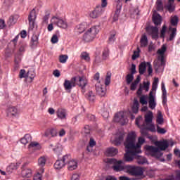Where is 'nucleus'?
Listing matches in <instances>:
<instances>
[{
    "label": "nucleus",
    "mask_w": 180,
    "mask_h": 180,
    "mask_svg": "<svg viewBox=\"0 0 180 180\" xmlns=\"http://www.w3.org/2000/svg\"><path fill=\"white\" fill-rule=\"evenodd\" d=\"M136 132H130L128 134L127 139L124 143L126 148V153L124 155V160L127 162H131L136 154L141 153V144H144V138L139 137V142L136 144Z\"/></svg>",
    "instance_id": "f257e3e1"
},
{
    "label": "nucleus",
    "mask_w": 180,
    "mask_h": 180,
    "mask_svg": "<svg viewBox=\"0 0 180 180\" xmlns=\"http://www.w3.org/2000/svg\"><path fill=\"white\" fill-rule=\"evenodd\" d=\"M108 163L112 164V168L115 172H120V171L127 172V165H123V160H117L115 158H112L108 160Z\"/></svg>",
    "instance_id": "f03ea898"
},
{
    "label": "nucleus",
    "mask_w": 180,
    "mask_h": 180,
    "mask_svg": "<svg viewBox=\"0 0 180 180\" xmlns=\"http://www.w3.org/2000/svg\"><path fill=\"white\" fill-rule=\"evenodd\" d=\"M99 33V26L91 27L83 36L84 41H92L96 37V34Z\"/></svg>",
    "instance_id": "7ed1b4c3"
},
{
    "label": "nucleus",
    "mask_w": 180,
    "mask_h": 180,
    "mask_svg": "<svg viewBox=\"0 0 180 180\" xmlns=\"http://www.w3.org/2000/svg\"><path fill=\"white\" fill-rule=\"evenodd\" d=\"M127 174L131 175L132 176H140L138 179H143V174H144V170L139 166H131L127 165Z\"/></svg>",
    "instance_id": "20e7f679"
},
{
    "label": "nucleus",
    "mask_w": 180,
    "mask_h": 180,
    "mask_svg": "<svg viewBox=\"0 0 180 180\" xmlns=\"http://www.w3.org/2000/svg\"><path fill=\"white\" fill-rule=\"evenodd\" d=\"M157 85H158V78L155 77L154 81L152 84V91L149 93V108L150 109H155V98L153 96V91L155 92L157 91Z\"/></svg>",
    "instance_id": "39448f33"
},
{
    "label": "nucleus",
    "mask_w": 180,
    "mask_h": 180,
    "mask_svg": "<svg viewBox=\"0 0 180 180\" xmlns=\"http://www.w3.org/2000/svg\"><path fill=\"white\" fill-rule=\"evenodd\" d=\"M146 149L147 155H151V157H154L155 158H160V157H162V152L155 146H147Z\"/></svg>",
    "instance_id": "423d86ee"
},
{
    "label": "nucleus",
    "mask_w": 180,
    "mask_h": 180,
    "mask_svg": "<svg viewBox=\"0 0 180 180\" xmlns=\"http://www.w3.org/2000/svg\"><path fill=\"white\" fill-rule=\"evenodd\" d=\"M148 129L150 131H154L155 130V127L153 124V112L150 111L148 114L145 115V123L143 124V127Z\"/></svg>",
    "instance_id": "0eeeda50"
},
{
    "label": "nucleus",
    "mask_w": 180,
    "mask_h": 180,
    "mask_svg": "<svg viewBox=\"0 0 180 180\" xmlns=\"http://www.w3.org/2000/svg\"><path fill=\"white\" fill-rule=\"evenodd\" d=\"M63 85L65 91L71 92V89L77 86V77H72L70 80H65Z\"/></svg>",
    "instance_id": "6e6552de"
},
{
    "label": "nucleus",
    "mask_w": 180,
    "mask_h": 180,
    "mask_svg": "<svg viewBox=\"0 0 180 180\" xmlns=\"http://www.w3.org/2000/svg\"><path fill=\"white\" fill-rule=\"evenodd\" d=\"M70 161V155H65L63 157V159L60 160H57L54 164V167L56 169H61V168H64L65 164Z\"/></svg>",
    "instance_id": "1a4fd4ad"
},
{
    "label": "nucleus",
    "mask_w": 180,
    "mask_h": 180,
    "mask_svg": "<svg viewBox=\"0 0 180 180\" xmlns=\"http://www.w3.org/2000/svg\"><path fill=\"white\" fill-rule=\"evenodd\" d=\"M141 117H138L136 119L135 123L136 126H138V127L141 129L140 132L141 136H143V137H147V136H148V130L150 129H147V125H145V127H143V125L140 126V122H141Z\"/></svg>",
    "instance_id": "9d476101"
},
{
    "label": "nucleus",
    "mask_w": 180,
    "mask_h": 180,
    "mask_svg": "<svg viewBox=\"0 0 180 180\" xmlns=\"http://www.w3.org/2000/svg\"><path fill=\"white\" fill-rule=\"evenodd\" d=\"M36 18H37V15H36V10L33 9L30 13V15L28 16L30 29L31 30H33V29H34V25L36 24Z\"/></svg>",
    "instance_id": "9b49d317"
},
{
    "label": "nucleus",
    "mask_w": 180,
    "mask_h": 180,
    "mask_svg": "<svg viewBox=\"0 0 180 180\" xmlns=\"http://www.w3.org/2000/svg\"><path fill=\"white\" fill-rule=\"evenodd\" d=\"M78 81L76 80V85H78L82 89V92L85 93V86L88 85V80L84 77H76Z\"/></svg>",
    "instance_id": "f8f14e48"
},
{
    "label": "nucleus",
    "mask_w": 180,
    "mask_h": 180,
    "mask_svg": "<svg viewBox=\"0 0 180 180\" xmlns=\"http://www.w3.org/2000/svg\"><path fill=\"white\" fill-rule=\"evenodd\" d=\"M155 146L159 148L160 151H165V150L169 147V142L167 140L158 141L155 142Z\"/></svg>",
    "instance_id": "ddd939ff"
},
{
    "label": "nucleus",
    "mask_w": 180,
    "mask_h": 180,
    "mask_svg": "<svg viewBox=\"0 0 180 180\" xmlns=\"http://www.w3.org/2000/svg\"><path fill=\"white\" fill-rule=\"evenodd\" d=\"M114 120L117 123H120L122 126H123L124 124H126V118L124 117V112H117L115 116Z\"/></svg>",
    "instance_id": "4468645a"
},
{
    "label": "nucleus",
    "mask_w": 180,
    "mask_h": 180,
    "mask_svg": "<svg viewBox=\"0 0 180 180\" xmlns=\"http://www.w3.org/2000/svg\"><path fill=\"white\" fill-rule=\"evenodd\" d=\"M53 19L54 20V25H56L57 26H58V27H61L62 29H67V27H68L67 22L64 21L63 20L56 17H53Z\"/></svg>",
    "instance_id": "2eb2a0df"
},
{
    "label": "nucleus",
    "mask_w": 180,
    "mask_h": 180,
    "mask_svg": "<svg viewBox=\"0 0 180 180\" xmlns=\"http://www.w3.org/2000/svg\"><path fill=\"white\" fill-rule=\"evenodd\" d=\"M153 65L156 70H158L160 67H164L165 65V59L163 56H158V59L155 60Z\"/></svg>",
    "instance_id": "dca6fc26"
},
{
    "label": "nucleus",
    "mask_w": 180,
    "mask_h": 180,
    "mask_svg": "<svg viewBox=\"0 0 180 180\" xmlns=\"http://www.w3.org/2000/svg\"><path fill=\"white\" fill-rule=\"evenodd\" d=\"M96 91L100 96H105L106 95V86L98 83L96 84Z\"/></svg>",
    "instance_id": "f3484780"
},
{
    "label": "nucleus",
    "mask_w": 180,
    "mask_h": 180,
    "mask_svg": "<svg viewBox=\"0 0 180 180\" xmlns=\"http://www.w3.org/2000/svg\"><path fill=\"white\" fill-rule=\"evenodd\" d=\"M146 32L152 35L153 39L158 38V28L157 27H148Z\"/></svg>",
    "instance_id": "a211bd4d"
},
{
    "label": "nucleus",
    "mask_w": 180,
    "mask_h": 180,
    "mask_svg": "<svg viewBox=\"0 0 180 180\" xmlns=\"http://www.w3.org/2000/svg\"><path fill=\"white\" fill-rule=\"evenodd\" d=\"M102 15V7L97 6L96 8L90 13V18L92 19H96L98 16Z\"/></svg>",
    "instance_id": "6ab92c4d"
},
{
    "label": "nucleus",
    "mask_w": 180,
    "mask_h": 180,
    "mask_svg": "<svg viewBox=\"0 0 180 180\" xmlns=\"http://www.w3.org/2000/svg\"><path fill=\"white\" fill-rule=\"evenodd\" d=\"M66 164L68 165V171H74V169H77L78 167V163L77 161L71 159V156H70V159Z\"/></svg>",
    "instance_id": "aec40b11"
},
{
    "label": "nucleus",
    "mask_w": 180,
    "mask_h": 180,
    "mask_svg": "<svg viewBox=\"0 0 180 180\" xmlns=\"http://www.w3.org/2000/svg\"><path fill=\"white\" fill-rule=\"evenodd\" d=\"M46 162H47V156H41L38 159V165L39 166V168H41V174H43V172H44V169L43 167L46 165Z\"/></svg>",
    "instance_id": "412c9836"
},
{
    "label": "nucleus",
    "mask_w": 180,
    "mask_h": 180,
    "mask_svg": "<svg viewBox=\"0 0 180 180\" xmlns=\"http://www.w3.org/2000/svg\"><path fill=\"white\" fill-rule=\"evenodd\" d=\"M117 153H119L117 148L111 147L106 149L105 155H107V157H115V155H116Z\"/></svg>",
    "instance_id": "4be33fe9"
},
{
    "label": "nucleus",
    "mask_w": 180,
    "mask_h": 180,
    "mask_svg": "<svg viewBox=\"0 0 180 180\" xmlns=\"http://www.w3.org/2000/svg\"><path fill=\"white\" fill-rule=\"evenodd\" d=\"M121 10H122V4H120V2H119L118 4L117 5V8L114 14V16L112 18L113 22H116L117 20H119V15H120Z\"/></svg>",
    "instance_id": "5701e85b"
},
{
    "label": "nucleus",
    "mask_w": 180,
    "mask_h": 180,
    "mask_svg": "<svg viewBox=\"0 0 180 180\" xmlns=\"http://www.w3.org/2000/svg\"><path fill=\"white\" fill-rule=\"evenodd\" d=\"M123 140H124V134H118L117 136L115 138L114 141L115 146H120L122 143H123Z\"/></svg>",
    "instance_id": "b1692460"
},
{
    "label": "nucleus",
    "mask_w": 180,
    "mask_h": 180,
    "mask_svg": "<svg viewBox=\"0 0 180 180\" xmlns=\"http://www.w3.org/2000/svg\"><path fill=\"white\" fill-rule=\"evenodd\" d=\"M22 178H30L32 176V169L29 168L22 169L21 171Z\"/></svg>",
    "instance_id": "393cba45"
},
{
    "label": "nucleus",
    "mask_w": 180,
    "mask_h": 180,
    "mask_svg": "<svg viewBox=\"0 0 180 180\" xmlns=\"http://www.w3.org/2000/svg\"><path fill=\"white\" fill-rule=\"evenodd\" d=\"M169 41H172L174 39H175V36H176V28H172V27H169Z\"/></svg>",
    "instance_id": "a878e982"
},
{
    "label": "nucleus",
    "mask_w": 180,
    "mask_h": 180,
    "mask_svg": "<svg viewBox=\"0 0 180 180\" xmlns=\"http://www.w3.org/2000/svg\"><path fill=\"white\" fill-rule=\"evenodd\" d=\"M174 3L175 0H168L166 8L169 11V12H174L175 9V6L174 5Z\"/></svg>",
    "instance_id": "bb28decb"
},
{
    "label": "nucleus",
    "mask_w": 180,
    "mask_h": 180,
    "mask_svg": "<svg viewBox=\"0 0 180 180\" xmlns=\"http://www.w3.org/2000/svg\"><path fill=\"white\" fill-rule=\"evenodd\" d=\"M140 13V11L139 8H131L130 15L134 19H137L139 18V15Z\"/></svg>",
    "instance_id": "cd10ccee"
},
{
    "label": "nucleus",
    "mask_w": 180,
    "mask_h": 180,
    "mask_svg": "<svg viewBox=\"0 0 180 180\" xmlns=\"http://www.w3.org/2000/svg\"><path fill=\"white\" fill-rule=\"evenodd\" d=\"M95 146H96V142L95 141V140H94V139L91 138L89 143V146L86 147V150L89 153H92L93 151L92 148L95 147Z\"/></svg>",
    "instance_id": "c85d7f7f"
},
{
    "label": "nucleus",
    "mask_w": 180,
    "mask_h": 180,
    "mask_svg": "<svg viewBox=\"0 0 180 180\" xmlns=\"http://www.w3.org/2000/svg\"><path fill=\"white\" fill-rule=\"evenodd\" d=\"M153 20L156 26L161 25V15H160V14H153Z\"/></svg>",
    "instance_id": "c756f323"
},
{
    "label": "nucleus",
    "mask_w": 180,
    "mask_h": 180,
    "mask_svg": "<svg viewBox=\"0 0 180 180\" xmlns=\"http://www.w3.org/2000/svg\"><path fill=\"white\" fill-rule=\"evenodd\" d=\"M146 70H147V63L142 62L139 65V74L140 75H143L144 72H146Z\"/></svg>",
    "instance_id": "7c9ffc66"
},
{
    "label": "nucleus",
    "mask_w": 180,
    "mask_h": 180,
    "mask_svg": "<svg viewBox=\"0 0 180 180\" xmlns=\"http://www.w3.org/2000/svg\"><path fill=\"white\" fill-rule=\"evenodd\" d=\"M134 158H136L137 160V163L139 165L146 164V162H147V159H146L143 156L137 155V154L135 155L134 160Z\"/></svg>",
    "instance_id": "2f4dec72"
},
{
    "label": "nucleus",
    "mask_w": 180,
    "mask_h": 180,
    "mask_svg": "<svg viewBox=\"0 0 180 180\" xmlns=\"http://www.w3.org/2000/svg\"><path fill=\"white\" fill-rule=\"evenodd\" d=\"M141 47H147L148 44V39H147V35H143L140 40Z\"/></svg>",
    "instance_id": "473e14b6"
},
{
    "label": "nucleus",
    "mask_w": 180,
    "mask_h": 180,
    "mask_svg": "<svg viewBox=\"0 0 180 180\" xmlns=\"http://www.w3.org/2000/svg\"><path fill=\"white\" fill-rule=\"evenodd\" d=\"M57 116L59 117V119H65V110L63 108L58 109L57 112Z\"/></svg>",
    "instance_id": "72a5a7b5"
},
{
    "label": "nucleus",
    "mask_w": 180,
    "mask_h": 180,
    "mask_svg": "<svg viewBox=\"0 0 180 180\" xmlns=\"http://www.w3.org/2000/svg\"><path fill=\"white\" fill-rule=\"evenodd\" d=\"M139 101H137V99L135 98L134 100V104L132 105V111L134 113H137V112H139Z\"/></svg>",
    "instance_id": "f704fd0d"
},
{
    "label": "nucleus",
    "mask_w": 180,
    "mask_h": 180,
    "mask_svg": "<svg viewBox=\"0 0 180 180\" xmlns=\"http://www.w3.org/2000/svg\"><path fill=\"white\" fill-rule=\"evenodd\" d=\"M156 122L158 124H164V117L161 111H158Z\"/></svg>",
    "instance_id": "c9c22d12"
},
{
    "label": "nucleus",
    "mask_w": 180,
    "mask_h": 180,
    "mask_svg": "<svg viewBox=\"0 0 180 180\" xmlns=\"http://www.w3.org/2000/svg\"><path fill=\"white\" fill-rule=\"evenodd\" d=\"M179 21V19L178 18V16L174 15L172 16L170 19V23L172 26H178V22Z\"/></svg>",
    "instance_id": "e433bc0d"
},
{
    "label": "nucleus",
    "mask_w": 180,
    "mask_h": 180,
    "mask_svg": "<svg viewBox=\"0 0 180 180\" xmlns=\"http://www.w3.org/2000/svg\"><path fill=\"white\" fill-rule=\"evenodd\" d=\"M165 51H167V46L165 45H162L161 49L158 50V54H160L158 57H163L164 54L165 53Z\"/></svg>",
    "instance_id": "4c0bfd02"
},
{
    "label": "nucleus",
    "mask_w": 180,
    "mask_h": 180,
    "mask_svg": "<svg viewBox=\"0 0 180 180\" xmlns=\"http://www.w3.org/2000/svg\"><path fill=\"white\" fill-rule=\"evenodd\" d=\"M18 113V109L15 107H10L8 110V116H15Z\"/></svg>",
    "instance_id": "58836bf2"
},
{
    "label": "nucleus",
    "mask_w": 180,
    "mask_h": 180,
    "mask_svg": "<svg viewBox=\"0 0 180 180\" xmlns=\"http://www.w3.org/2000/svg\"><path fill=\"white\" fill-rule=\"evenodd\" d=\"M156 9L157 11H164V4H162V0H157L156 1Z\"/></svg>",
    "instance_id": "ea45409f"
},
{
    "label": "nucleus",
    "mask_w": 180,
    "mask_h": 180,
    "mask_svg": "<svg viewBox=\"0 0 180 180\" xmlns=\"http://www.w3.org/2000/svg\"><path fill=\"white\" fill-rule=\"evenodd\" d=\"M30 140H32V138H30V135L27 134L22 139H21L20 142L22 143V144H24L25 146V144H27V143H29Z\"/></svg>",
    "instance_id": "a19ab883"
},
{
    "label": "nucleus",
    "mask_w": 180,
    "mask_h": 180,
    "mask_svg": "<svg viewBox=\"0 0 180 180\" xmlns=\"http://www.w3.org/2000/svg\"><path fill=\"white\" fill-rule=\"evenodd\" d=\"M80 57L82 60H84L85 61H87V62H89L91 60V58L89 57V53L86 52L82 53Z\"/></svg>",
    "instance_id": "79ce46f5"
},
{
    "label": "nucleus",
    "mask_w": 180,
    "mask_h": 180,
    "mask_svg": "<svg viewBox=\"0 0 180 180\" xmlns=\"http://www.w3.org/2000/svg\"><path fill=\"white\" fill-rule=\"evenodd\" d=\"M32 46H37L39 43V37L37 35H33L31 39Z\"/></svg>",
    "instance_id": "37998d69"
},
{
    "label": "nucleus",
    "mask_w": 180,
    "mask_h": 180,
    "mask_svg": "<svg viewBox=\"0 0 180 180\" xmlns=\"http://www.w3.org/2000/svg\"><path fill=\"white\" fill-rule=\"evenodd\" d=\"M133 79H134V76H133V75L128 74L126 76V81L127 85H130V84H131V82H133Z\"/></svg>",
    "instance_id": "c03bdc74"
},
{
    "label": "nucleus",
    "mask_w": 180,
    "mask_h": 180,
    "mask_svg": "<svg viewBox=\"0 0 180 180\" xmlns=\"http://www.w3.org/2000/svg\"><path fill=\"white\" fill-rule=\"evenodd\" d=\"M110 77H112V73H110V72H108L105 80V85L106 86L110 84Z\"/></svg>",
    "instance_id": "a18cd8bd"
},
{
    "label": "nucleus",
    "mask_w": 180,
    "mask_h": 180,
    "mask_svg": "<svg viewBox=\"0 0 180 180\" xmlns=\"http://www.w3.org/2000/svg\"><path fill=\"white\" fill-rule=\"evenodd\" d=\"M87 98L90 102H94L96 99L95 94L92 91H89L88 93Z\"/></svg>",
    "instance_id": "49530a36"
},
{
    "label": "nucleus",
    "mask_w": 180,
    "mask_h": 180,
    "mask_svg": "<svg viewBox=\"0 0 180 180\" xmlns=\"http://www.w3.org/2000/svg\"><path fill=\"white\" fill-rule=\"evenodd\" d=\"M140 48L138 46L137 47V51H134V54L132 55V60H136V58H139L140 56Z\"/></svg>",
    "instance_id": "de8ad7c7"
},
{
    "label": "nucleus",
    "mask_w": 180,
    "mask_h": 180,
    "mask_svg": "<svg viewBox=\"0 0 180 180\" xmlns=\"http://www.w3.org/2000/svg\"><path fill=\"white\" fill-rule=\"evenodd\" d=\"M67 60H68V56H67V55H60L59 56V61H60V63H62L63 64H64V63H66Z\"/></svg>",
    "instance_id": "09e8293b"
},
{
    "label": "nucleus",
    "mask_w": 180,
    "mask_h": 180,
    "mask_svg": "<svg viewBox=\"0 0 180 180\" xmlns=\"http://www.w3.org/2000/svg\"><path fill=\"white\" fill-rule=\"evenodd\" d=\"M167 32V25H165L162 26V28L160 31V37L164 39L165 37V32Z\"/></svg>",
    "instance_id": "8fccbe9b"
},
{
    "label": "nucleus",
    "mask_w": 180,
    "mask_h": 180,
    "mask_svg": "<svg viewBox=\"0 0 180 180\" xmlns=\"http://www.w3.org/2000/svg\"><path fill=\"white\" fill-rule=\"evenodd\" d=\"M34 77H35L34 72H32V71H28L27 72V78L30 79V82H31L34 79Z\"/></svg>",
    "instance_id": "3c124183"
},
{
    "label": "nucleus",
    "mask_w": 180,
    "mask_h": 180,
    "mask_svg": "<svg viewBox=\"0 0 180 180\" xmlns=\"http://www.w3.org/2000/svg\"><path fill=\"white\" fill-rule=\"evenodd\" d=\"M19 77L20 78H27V72L26 73V70L22 69L20 71Z\"/></svg>",
    "instance_id": "603ef678"
},
{
    "label": "nucleus",
    "mask_w": 180,
    "mask_h": 180,
    "mask_svg": "<svg viewBox=\"0 0 180 180\" xmlns=\"http://www.w3.org/2000/svg\"><path fill=\"white\" fill-rule=\"evenodd\" d=\"M157 131L160 134H165L167 133V130H165V129L161 128L158 125L157 126Z\"/></svg>",
    "instance_id": "864d4df0"
},
{
    "label": "nucleus",
    "mask_w": 180,
    "mask_h": 180,
    "mask_svg": "<svg viewBox=\"0 0 180 180\" xmlns=\"http://www.w3.org/2000/svg\"><path fill=\"white\" fill-rule=\"evenodd\" d=\"M115 36H116V31H112L108 39L110 42L115 41Z\"/></svg>",
    "instance_id": "5fc2aeb1"
},
{
    "label": "nucleus",
    "mask_w": 180,
    "mask_h": 180,
    "mask_svg": "<svg viewBox=\"0 0 180 180\" xmlns=\"http://www.w3.org/2000/svg\"><path fill=\"white\" fill-rule=\"evenodd\" d=\"M147 98V96H142L140 97V103H141V105H147V100H146Z\"/></svg>",
    "instance_id": "6e6d98bb"
},
{
    "label": "nucleus",
    "mask_w": 180,
    "mask_h": 180,
    "mask_svg": "<svg viewBox=\"0 0 180 180\" xmlns=\"http://www.w3.org/2000/svg\"><path fill=\"white\" fill-rule=\"evenodd\" d=\"M146 65H148V72L149 75L153 74V66L151 65V63L147 62Z\"/></svg>",
    "instance_id": "4d7b16f0"
},
{
    "label": "nucleus",
    "mask_w": 180,
    "mask_h": 180,
    "mask_svg": "<svg viewBox=\"0 0 180 180\" xmlns=\"http://www.w3.org/2000/svg\"><path fill=\"white\" fill-rule=\"evenodd\" d=\"M8 23L11 25H15V23H16V17L13 15L11 16L8 20Z\"/></svg>",
    "instance_id": "13d9d810"
},
{
    "label": "nucleus",
    "mask_w": 180,
    "mask_h": 180,
    "mask_svg": "<svg viewBox=\"0 0 180 180\" xmlns=\"http://www.w3.org/2000/svg\"><path fill=\"white\" fill-rule=\"evenodd\" d=\"M130 71H131V73H129V74H131L132 75H134V74H136L137 72V70H136V65H134V64L131 65Z\"/></svg>",
    "instance_id": "bf43d9fd"
},
{
    "label": "nucleus",
    "mask_w": 180,
    "mask_h": 180,
    "mask_svg": "<svg viewBox=\"0 0 180 180\" xmlns=\"http://www.w3.org/2000/svg\"><path fill=\"white\" fill-rule=\"evenodd\" d=\"M109 57V49H106L103 52V58L106 60Z\"/></svg>",
    "instance_id": "052dcab7"
},
{
    "label": "nucleus",
    "mask_w": 180,
    "mask_h": 180,
    "mask_svg": "<svg viewBox=\"0 0 180 180\" xmlns=\"http://www.w3.org/2000/svg\"><path fill=\"white\" fill-rule=\"evenodd\" d=\"M143 88H145L146 92H148V89H150V82H144Z\"/></svg>",
    "instance_id": "680f3d73"
},
{
    "label": "nucleus",
    "mask_w": 180,
    "mask_h": 180,
    "mask_svg": "<svg viewBox=\"0 0 180 180\" xmlns=\"http://www.w3.org/2000/svg\"><path fill=\"white\" fill-rule=\"evenodd\" d=\"M51 43H53V44L57 43L58 41V37H57V35H53L51 39Z\"/></svg>",
    "instance_id": "e2e57ef3"
},
{
    "label": "nucleus",
    "mask_w": 180,
    "mask_h": 180,
    "mask_svg": "<svg viewBox=\"0 0 180 180\" xmlns=\"http://www.w3.org/2000/svg\"><path fill=\"white\" fill-rule=\"evenodd\" d=\"M41 177H42L41 174L37 173V174L34 175L33 179L34 180H41Z\"/></svg>",
    "instance_id": "0e129e2a"
},
{
    "label": "nucleus",
    "mask_w": 180,
    "mask_h": 180,
    "mask_svg": "<svg viewBox=\"0 0 180 180\" xmlns=\"http://www.w3.org/2000/svg\"><path fill=\"white\" fill-rule=\"evenodd\" d=\"M51 137H56L57 136V131L54 129H49Z\"/></svg>",
    "instance_id": "69168bd1"
},
{
    "label": "nucleus",
    "mask_w": 180,
    "mask_h": 180,
    "mask_svg": "<svg viewBox=\"0 0 180 180\" xmlns=\"http://www.w3.org/2000/svg\"><path fill=\"white\" fill-rule=\"evenodd\" d=\"M79 174H73L72 177H71V180H79Z\"/></svg>",
    "instance_id": "338daca9"
},
{
    "label": "nucleus",
    "mask_w": 180,
    "mask_h": 180,
    "mask_svg": "<svg viewBox=\"0 0 180 180\" xmlns=\"http://www.w3.org/2000/svg\"><path fill=\"white\" fill-rule=\"evenodd\" d=\"M105 180H117L114 176H107Z\"/></svg>",
    "instance_id": "774afa93"
}]
</instances>
